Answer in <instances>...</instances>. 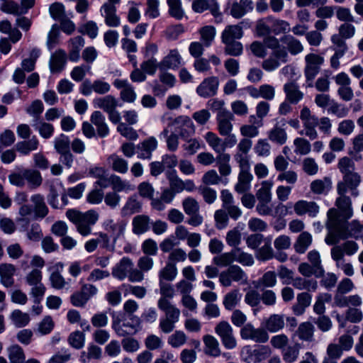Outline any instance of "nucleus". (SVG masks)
<instances>
[{
  "mask_svg": "<svg viewBox=\"0 0 363 363\" xmlns=\"http://www.w3.org/2000/svg\"><path fill=\"white\" fill-rule=\"evenodd\" d=\"M328 231L325 242L328 245H333L337 244L341 240L363 238V223L357 220L351 222L346 220L328 229Z\"/></svg>",
  "mask_w": 363,
  "mask_h": 363,
  "instance_id": "f257e3e1",
  "label": "nucleus"
},
{
  "mask_svg": "<svg viewBox=\"0 0 363 363\" xmlns=\"http://www.w3.org/2000/svg\"><path fill=\"white\" fill-rule=\"evenodd\" d=\"M338 196L335 199V206L327 212V230L341 223L349 220L353 216V209L351 199L346 195L347 193L337 191Z\"/></svg>",
  "mask_w": 363,
  "mask_h": 363,
  "instance_id": "f03ea898",
  "label": "nucleus"
},
{
  "mask_svg": "<svg viewBox=\"0 0 363 363\" xmlns=\"http://www.w3.org/2000/svg\"><path fill=\"white\" fill-rule=\"evenodd\" d=\"M280 39L272 35H267L263 40L264 46L272 50V55L262 62V67L266 72H273L281 63L289 61L287 50L284 45H280Z\"/></svg>",
  "mask_w": 363,
  "mask_h": 363,
  "instance_id": "7ed1b4c3",
  "label": "nucleus"
},
{
  "mask_svg": "<svg viewBox=\"0 0 363 363\" xmlns=\"http://www.w3.org/2000/svg\"><path fill=\"white\" fill-rule=\"evenodd\" d=\"M66 217L74 225L79 235L87 237L91 234L92 227L98 221L99 215L94 210L83 213L75 208H70L66 211Z\"/></svg>",
  "mask_w": 363,
  "mask_h": 363,
  "instance_id": "20e7f679",
  "label": "nucleus"
},
{
  "mask_svg": "<svg viewBox=\"0 0 363 363\" xmlns=\"http://www.w3.org/2000/svg\"><path fill=\"white\" fill-rule=\"evenodd\" d=\"M219 281L225 287H229L233 281L247 284L248 277L246 273L238 265H231L219 274Z\"/></svg>",
  "mask_w": 363,
  "mask_h": 363,
  "instance_id": "39448f33",
  "label": "nucleus"
},
{
  "mask_svg": "<svg viewBox=\"0 0 363 363\" xmlns=\"http://www.w3.org/2000/svg\"><path fill=\"white\" fill-rule=\"evenodd\" d=\"M214 330L225 349L233 350L237 347L238 342L233 329L228 321H220L216 324Z\"/></svg>",
  "mask_w": 363,
  "mask_h": 363,
  "instance_id": "423d86ee",
  "label": "nucleus"
},
{
  "mask_svg": "<svg viewBox=\"0 0 363 363\" xmlns=\"http://www.w3.org/2000/svg\"><path fill=\"white\" fill-rule=\"evenodd\" d=\"M252 145V142L249 138H242L237 145L236 152L233 157L238 164L240 171L250 170L249 152Z\"/></svg>",
  "mask_w": 363,
  "mask_h": 363,
  "instance_id": "0eeeda50",
  "label": "nucleus"
},
{
  "mask_svg": "<svg viewBox=\"0 0 363 363\" xmlns=\"http://www.w3.org/2000/svg\"><path fill=\"white\" fill-rule=\"evenodd\" d=\"M305 61L304 74L306 82H309L308 86H313V81L320 72V66L324 62V58L320 55L310 53L305 56Z\"/></svg>",
  "mask_w": 363,
  "mask_h": 363,
  "instance_id": "6e6552de",
  "label": "nucleus"
},
{
  "mask_svg": "<svg viewBox=\"0 0 363 363\" xmlns=\"http://www.w3.org/2000/svg\"><path fill=\"white\" fill-rule=\"evenodd\" d=\"M240 334L242 340H250L258 343H265L269 338L265 329L256 328L252 323H247L241 328Z\"/></svg>",
  "mask_w": 363,
  "mask_h": 363,
  "instance_id": "1a4fd4ad",
  "label": "nucleus"
},
{
  "mask_svg": "<svg viewBox=\"0 0 363 363\" xmlns=\"http://www.w3.org/2000/svg\"><path fill=\"white\" fill-rule=\"evenodd\" d=\"M361 183V176L356 172L343 175L342 180L337 184V191L347 193L350 190L353 196H357V187Z\"/></svg>",
  "mask_w": 363,
  "mask_h": 363,
  "instance_id": "9d476101",
  "label": "nucleus"
},
{
  "mask_svg": "<svg viewBox=\"0 0 363 363\" xmlns=\"http://www.w3.org/2000/svg\"><path fill=\"white\" fill-rule=\"evenodd\" d=\"M79 90L84 96H89L93 91L96 94L103 95L109 92L111 85L109 83L100 79H96L93 82H91L89 79H86L81 84Z\"/></svg>",
  "mask_w": 363,
  "mask_h": 363,
  "instance_id": "9b49d317",
  "label": "nucleus"
},
{
  "mask_svg": "<svg viewBox=\"0 0 363 363\" xmlns=\"http://www.w3.org/2000/svg\"><path fill=\"white\" fill-rule=\"evenodd\" d=\"M171 125L175 133L182 138H188L195 132V126L191 119L186 116H180L174 118Z\"/></svg>",
  "mask_w": 363,
  "mask_h": 363,
  "instance_id": "f8f14e48",
  "label": "nucleus"
},
{
  "mask_svg": "<svg viewBox=\"0 0 363 363\" xmlns=\"http://www.w3.org/2000/svg\"><path fill=\"white\" fill-rule=\"evenodd\" d=\"M158 143L155 137H149L137 145V157L140 160H151L152 152L157 148Z\"/></svg>",
  "mask_w": 363,
  "mask_h": 363,
  "instance_id": "ddd939ff",
  "label": "nucleus"
},
{
  "mask_svg": "<svg viewBox=\"0 0 363 363\" xmlns=\"http://www.w3.org/2000/svg\"><path fill=\"white\" fill-rule=\"evenodd\" d=\"M219 86V80L216 77H210L203 81L196 88V93L203 98L213 96L216 94Z\"/></svg>",
  "mask_w": 363,
  "mask_h": 363,
  "instance_id": "4468645a",
  "label": "nucleus"
},
{
  "mask_svg": "<svg viewBox=\"0 0 363 363\" xmlns=\"http://www.w3.org/2000/svg\"><path fill=\"white\" fill-rule=\"evenodd\" d=\"M14 201L20 206L18 209V215L20 218H18V220H29L30 217L33 216V208L32 206L26 203L28 201V194L24 191L16 192L14 197Z\"/></svg>",
  "mask_w": 363,
  "mask_h": 363,
  "instance_id": "2eb2a0df",
  "label": "nucleus"
},
{
  "mask_svg": "<svg viewBox=\"0 0 363 363\" xmlns=\"http://www.w3.org/2000/svg\"><path fill=\"white\" fill-rule=\"evenodd\" d=\"M294 212L298 216L308 214L310 217H316L319 213L320 207L315 201L299 200L294 203Z\"/></svg>",
  "mask_w": 363,
  "mask_h": 363,
  "instance_id": "dca6fc26",
  "label": "nucleus"
},
{
  "mask_svg": "<svg viewBox=\"0 0 363 363\" xmlns=\"http://www.w3.org/2000/svg\"><path fill=\"white\" fill-rule=\"evenodd\" d=\"M233 119V114L229 111H223L217 114L218 130L220 135H227L232 132L233 126L231 121Z\"/></svg>",
  "mask_w": 363,
  "mask_h": 363,
  "instance_id": "f3484780",
  "label": "nucleus"
},
{
  "mask_svg": "<svg viewBox=\"0 0 363 363\" xmlns=\"http://www.w3.org/2000/svg\"><path fill=\"white\" fill-rule=\"evenodd\" d=\"M182 63V57L177 49H172L159 63L160 69H177Z\"/></svg>",
  "mask_w": 363,
  "mask_h": 363,
  "instance_id": "a211bd4d",
  "label": "nucleus"
},
{
  "mask_svg": "<svg viewBox=\"0 0 363 363\" xmlns=\"http://www.w3.org/2000/svg\"><path fill=\"white\" fill-rule=\"evenodd\" d=\"M133 267V261L124 257L113 267L112 275L120 281L124 280Z\"/></svg>",
  "mask_w": 363,
  "mask_h": 363,
  "instance_id": "6ab92c4d",
  "label": "nucleus"
},
{
  "mask_svg": "<svg viewBox=\"0 0 363 363\" xmlns=\"http://www.w3.org/2000/svg\"><path fill=\"white\" fill-rule=\"evenodd\" d=\"M30 201L33 203V215L35 219H42L48 214L49 210L43 195L40 194L32 195Z\"/></svg>",
  "mask_w": 363,
  "mask_h": 363,
  "instance_id": "aec40b11",
  "label": "nucleus"
},
{
  "mask_svg": "<svg viewBox=\"0 0 363 363\" xmlns=\"http://www.w3.org/2000/svg\"><path fill=\"white\" fill-rule=\"evenodd\" d=\"M283 90L286 96L285 99L292 104H297L303 99L304 94L295 82L286 83L284 85Z\"/></svg>",
  "mask_w": 363,
  "mask_h": 363,
  "instance_id": "412c9836",
  "label": "nucleus"
},
{
  "mask_svg": "<svg viewBox=\"0 0 363 363\" xmlns=\"http://www.w3.org/2000/svg\"><path fill=\"white\" fill-rule=\"evenodd\" d=\"M101 13L104 18L105 23L109 27H118L121 23L120 18L116 14V6L109 4H104L101 9Z\"/></svg>",
  "mask_w": 363,
  "mask_h": 363,
  "instance_id": "4be33fe9",
  "label": "nucleus"
},
{
  "mask_svg": "<svg viewBox=\"0 0 363 363\" xmlns=\"http://www.w3.org/2000/svg\"><path fill=\"white\" fill-rule=\"evenodd\" d=\"M16 267L11 264H0V283L6 288H11L14 284L13 276Z\"/></svg>",
  "mask_w": 363,
  "mask_h": 363,
  "instance_id": "5701e85b",
  "label": "nucleus"
},
{
  "mask_svg": "<svg viewBox=\"0 0 363 363\" xmlns=\"http://www.w3.org/2000/svg\"><path fill=\"white\" fill-rule=\"evenodd\" d=\"M67 61V54L65 50L59 49L52 55L49 62L50 72L59 73L65 67Z\"/></svg>",
  "mask_w": 363,
  "mask_h": 363,
  "instance_id": "b1692460",
  "label": "nucleus"
},
{
  "mask_svg": "<svg viewBox=\"0 0 363 363\" xmlns=\"http://www.w3.org/2000/svg\"><path fill=\"white\" fill-rule=\"evenodd\" d=\"M107 163L113 172L118 174H125L128 171V162L116 153L107 157Z\"/></svg>",
  "mask_w": 363,
  "mask_h": 363,
  "instance_id": "393cba45",
  "label": "nucleus"
},
{
  "mask_svg": "<svg viewBox=\"0 0 363 363\" xmlns=\"http://www.w3.org/2000/svg\"><path fill=\"white\" fill-rule=\"evenodd\" d=\"M125 225L123 221L115 222L112 219H108L103 223L104 230L111 234L114 242L124 234Z\"/></svg>",
  "mask_w": 363,
  "mask_h": 363,
  "instance_id": "a878e982",
  "label": "nucleus"
},
{
  "mask_svg": "<svg viewBox=\"0 0 363 363\" xmlns=\"http://www.w3.org/2000/svg\"><path fill=\"white\" fill-rule=\"evenodd\" d=\"M253 176L250 170L240 171L238 177V182L235 185V191L238 194L247 192L251 188V182Z\"/></svg>",
  "mask_w": 363,
  "mask_h": 363,
  "instance_id": "bb28decb",
  "label": "nucleus"
},
{
  "mask_svg": "<svg viewBox=\"0 0 363 363\" xmlns=\"http://www.w3.org/2000/svg\"><path fill=\"white\" fill-rule=\"evenodd\" d=\"M263 325L267 332H279L284 328V317L280 314H272L264 320Z\"/></svg>",
  "mask_w": 363,
  "mask_h": 363,
  "instance_id": "cd10ccee",
  "label": "nucleus"
},
{
  "mask_svg": "<svg viewBox=\"0 0 363 363\" xmlns=\"http://www.w3.org/2000/svg\"><path fill=\"white\" fill-rule=\"evenodd\" d=\"M281 43L285 45L288 54L296 55L303 50V46L301 41L291 35H285L280 38Z\"/></svg>",
  "mask_w": 363,
  "mask_h": 363,
  "instance_id": "c85d7f7f",
  "label": "nucleus"
},
{
  "mask_svg": "<svg viewBox=\"0 0 363 363\" xmlns=\"http://www.w3.org/2000/svg\"><path fill=\"white\" fill-rule=\"evenodd\" d=\"M157 306L161 311L164 312L166 318L176 322L179 320L180 310L174 305L172 304L169 300L160 298L157 302Z\"/></svg>",
  "mask_w": 363,
  "mask_h": 363,
  "instance_id": "c756f323",
  "label": "nucleus"
},
{
  "mask_svg": "<svg viewBox=\"0 0 363 363\" xmlns=\"http://www.w3.org/2000/svg\"><path fill=\"white\" fill-rule=\"evenodd\" d=\"M91 122L96 127L97 133L101 138L106 137L109 133V128L106 123L105 116L101 112L95 111L92 113Z\"/></svg>",
  "mask_w": 363,
  "mask_h": 363,
  "instance_id": "7c9ffc66",
  "label": "nucleus"
},
{
  "mask_svg": "<svg viewBox=\"0 0 363 363\" xmlns=\"http://www.w3.org/2000/svg\"><path fill=\"white\" fill-rule=\"evenodd\" d=\"M252 0H240L239 2L233 4L230 9V14L235 18H240L247 13L253 10Z\"/></svg>",
  "mask_w": 363,
  "mask_h": 363,
  "instance_id": "2f4dec72",
  "label": "nucleus"
},
{
  "mask_svg": "<svg viewBox=\"0 0 363 363\" xmlns=\"http://www.w3.org/2000/svg\"><path fill=\"white\" fill-rule=\"evenodd\" d=\"M111 185L114 192L125 191L129 193L135 190V185L132 184L130 181L123 179L121 177L112 174H111Z\"/></svg>",
  "mask_w": 363,
  "mask_h": 363,
  "instance_id": "473e14b6",
  "label": "nucleus"
},
{
  "mask_svg": "<svg viewBox=\"0 0 363 363\" xmlns=\"http://www.w3.org/2000/svg\"><path fill=\"white\" fill-rule=\"evenodd\" d=\"M292 286L298 290H306L309 292H314L318 289V281L314 279L306 277H296L292 279Z\"/></svg>",
  "mask_w": 363,
  "mask_h": 363,
  "instance_id": "72a5a7b5",
  "label": "nucleus"
},
{
  "mask_svg": "<svg viewBox=\"0 0 363 363\" xmlns=\"http://www.w3.org/2000/svg\"><path fill=\"white\" fill-rule=\"evenodd\" d=\"M243 35L242 28L240 25H229L223 30L221 35L223 43L235 41L236 39H240Z\"/></svg>",
  "mask_w": 363,
  "mask_h": 363,
  "instance_id": "f704fd0d",
  "label": "nucleus"
},
{
  "mask_svg": "<svg viewBox=\"0 0 363 363\" xmlns=\"http://www.w3.org/2000/svg\"><path fill=\"white\" fill-rule=\"evenodd\" d=\"M84 45V40L82 36L71 38L69 41V59L77 62L80 58V50Z\"/></svg>",
  "mask_w": 363,
  "mask_h": 363,
  "instance_id": "c9c22d12",
  "label": "nucleus"
},
{
  "mask_svg": "<svg viewBox=\"0 0 363 363\" xmlns=\"http://www.w3.org/2000/svg\"><path fill=\"white\" fill-rule=\"evenodd\" d=\"M314 330L315 328L312 323L304 322L298 325L294 335L297 336L300 340L312 342L313 340Z\"/></svg>",
  "mask_w": 363,
  "mask_h": 363,
  "instance_id": "e433bc0d",
  "label": "nucleus"
},
{
  "mask_svg": "<svg viewBox=\"0 0 363 363\" xmlns=\"http://www.w3.org/2000/svg\"><path fill=\"white\" fill-rule=\"evenodd\" d=\"M142 208V203L136 195L128 198L124 206L121 208L122 216H130L139 213Z\"/></svg>",
  "mask_w": 363,
  "mask_h": 363,
  "instance_id": "4c0bfd02",
  "label": "nucleus"
},
{
  "mask_svg": "<svg viewBox=\"0 0 363 363\" xmlns=\"http://www.w3.org/2000/svg\"><path fill=\"white\" fill-rule=\"evenodd\" d=\"M362 298L358 294L341 296L334 305L339 308H359L362 305Z\"/></svg>",
  "mask_w": 363,
  "mask_h": 363,
  "instance_id": "58836bf2",
  "label": "nucleus"
},
{
  "mask_svg": "<svg viewBox=\"0 0 363 363\" xmlns=\"http://www.w3.org/2000/svg\"><path fill=\"white\" fill-rule=\"evenodd\" d=\"M205 345V353L209 356L217 357L221 354L218 340L211 335H206L203 338Z\"/></svg>",
  "mask_w": 363,
  "mask_h": 363,
  "instance_id": "ea45409f",
  "label": "nucleus"
},
{
  "mask_svg": "<svg viewBox=\"0 0 363 363\" xmlns=\"http://www.w3.org/2000/svg\"><path fill=\"white\" fill-rule=\"evenodd\" d=\"M311 191L315 194H327L332 189V182L328 177L315 179L310 184Z\"/></svg>",
  "mask_w": 363,
  "mask_h": 363,
  "instance_id": "a19ab883",
  "label": "nucleus"
},
{
  "mask_svg": "<svg viewBox=\"0 0 363 363\" xmlns=\"http://www.w3.org/2000/svg\"><path fill=\"white\" fill-rule=\"evenodd\" d=\"M93 103L95 107L103 109L106 113L116 108L118 106L117 99L112 95L96 98L94 100Z\"/></svg>",
  "mask_w": 363,
  "mask_h": 363,
  "instance_id": "79ce46f5",
  "label": "nucleus"
},
{
  "mask_svg": "<svg viewBox=\"0 0 363 363\" xmlns=\"http://www.w3.org/2000/svg\"><path fill=\"white\" fill-rule=\"evenodd\" d=\"M301 344L296 342L294 345L286 346L281 352L282 359L286 363L297 361L300 354Z\"/></svg>",
  "mask_w": 363,
  "mask_h": 363,
  "instance_id": "37998d69",
  "label": "nucleus"
},
{
  "mask_svg": "<svg viewBox=\"0 0 363 363\" xmlns=\"http://www.w3.org/2000/svg\"><path fill=\"white\" fill-rule=\"evenodd\" d=\"M150 218L145 215H139L133 219V232L136 235H141L150 228Z\"/></svg>",
  "mask_w": 363,
  "mask_h": 363,
  "instance_id": "c03bdc74",
  "label": "nucleus"
},
{
  "mask_svg": "<svg viewBox=\"0 0 363 363\" xmlns=\"http://www.w3.org/2000/svg\"><path fill=\"white\" fill-rule=\"evenodd\" d=\"M178 274L176 264L167 262L165 266L159 272V281H172Z\"/></svg>",
  "mask_w": 363,
  "mask_h": 363,
  "instance_id": "a18cd8bd",
  "label": "nucleus"
},
{
  "mask_svg": "<svg viewBox=\"0 0 363 363\" xmlns=\"http://www.w3.org/2000/svg\"><path fill=\"white\" fill-rule=\"evenodd\" d=\"M39 146V141L35 136L28 140L17 143L16 148L18 152L23 155H28L31 151L36 150Z\"/></svg>",
  "mask_w": 363,
  "mask_h": 363,
  "instance_id": "49530a36",
  "label": "nucleus"
},
{
  "mask_svg": "<svg viewBox=\"0 0 363 363\" xmlns=\"http://www.w3.org/2000/svg\"><path fill=\"white\" fill-rule=\"evenodd\" d=\"M24 177L30 189H37L42 184L43 178L38 170L24 169Z\"/></svg>",
  "mask_w": 363,
  "mask_h": 363,
  "instance_id": "de8ad7c7",
  "label": "nucleus"
},
{
  "mask_svg": "<svg viewBox=\"0 0 363 363\" xmlns=\"http://www.w3.org/2000/svg\"><path fill=\"white\" fill-rule=\"evenodd\" d=\"M271 245V238L267 237L264 239V245L257 250L256 257L258 259L267 261L274 257V250Z\"/></svg>",
  "mask_w": 363,
  "mask_h": 363,
  "instance_id": "09e8293b",
  "label": "nucleus"
},
{
  "mask_svg": "<svg viewBox=\"0 0 363 363\" xmlns=\"http://www.w3.org/2000/svg\"><path fill=\"white\" fill-rule=\"evenodd\" d=\"M312 235L308 232L301 233L296 239L294 249L299 254L304 253L312 243Z\"/></svg>",
  "mask_w": 363,
  "mask_h": 363,
  "instance_id": "8fccbe9b",
  "label": "nucleus"
},
{
  "mask_svg": "<svg viewBox=\"0 0 363 363\" xmlns=\"http://www.w3.org/2000/svg\"><path fill=\"white\" fill-rule=\"evenodd\" d=\"M273 182L271 180L262 181L260 184V188L255 193V197L258 200L272 201V189Z\"/></svg>",
  "mask_w": 363,
  "mask_h": 363,
  "instance_id": "3c124183",
  "label": "nucleus"
},
{
  "mask_svg": "<svg viewBox=\"0 0 363 363\" xmlns=\"http://www.w3.org/2000/svg\"><path fill=\"white\" fill-rule=\"evenodd\" d=\"M99 238L96 239H90L84 244V248L88 252H94L98 247L100 240L103 241V246L104 247H108L110 238L107 233L99 232L98 234Z\"/></svg>",
  "mask_w": 363,
  "mask_h": 363,
  "instance_id": "603ef678",
  "label": "nucleus"
},
{
  "mask_svg": "<svg viewBox=\"0 0 363 363\" xmlns=\"http://www.w3.org/2000/svg\"><path fill=\"white\" fill-rule=\"evenodd\" d=\"M269 139L278 145H284L287 140V134L285 130L276 125L268 133Z\"/></svg>",
  "mask_w": 363,
  "mask_h": 363,
  "instance_id": "864d4df0",
  "label": "nucleus"
},
{
  "mask_svg": "<svg viewBox=\"0 0 363 363\" xmlns=\"http://www.w3.org/2000/svg\"><path fill=\"white\" fill-rule=\"evenodd\" d=\"M203 45L209 47L215 39L216 30L213 26H205L199 30Z\"/></svg>",
  "mask_w": 363,
  "mask_h": 363,
  "instance_id": "5fc2aeb1",
  "label": "nucleus"
},
{
  "mask_svg": "<svg viewBox=\"0 0 363 363\" xmlns=\"http://www.w3.org/2000/svg\"><path fill=\"white\" fill-rule=\"evenodd\" d=\"M354 285L351 279L348 278L343 279L337 285L336 292L334 296V303L337 302L341 296H346L345 294L352 291Z\"/></svg>",
  "mask_w": 363,
  "mask_h": 363,
  "instance_id": "6e6d98bb",
  "label": "nucleus"
},
{
  "mask_svg": "<svg viewBox=\"0 0 363 363\" xmlns=\"http://www.w3.org/2000/svg\"><path fill=\"white\" fill-rule=\"evenodd\" d=\"M241 294L238 289H234L227 293L223 298V306L226 310L231 311L233 309L241 299Z\"/></svg>",
  "mask_w": 363,
  "mask_h": 363,
  "instance_id": "4d7b16f0",
  "label": "nucleus"
},
{
  "mask_svg": "<svg viewBox=\"0 0 363 363\" xmlns=\"http://www.w3.org/2000/svg\"><path fill=\"white\" fill-rule=\"evenodd\" d=\"M33 126L38 131L40 136L45 139L50 138L54 132V127L52 124L40 121L38 117L33 120Z\"/></svg>",
  "mask_w": 363,
  "mask_h": 363,
  "instance_id": "13d9d810",
  "label": "nucleus"
},
{
  "mask_svg": "<svg viewBox=\"0 0 363 363\" xmlns=\"http://www.w3.org/2000/svg\"><path fill=\"white\" fill-rule=\"evenodd\" d=\"M9 359L11 363H23L26 356L23 350L18 345H13L7 349Z\"/></svg>",
  "mask_w": 363,
  "mask_h": 363,
  "instance_id": "bf43d9fd",
  "label": "nucleus"
},
{
  "mask_svg": "<svg viewBox=\"0 0 363 363\" xmlns=\"http://www.w3.org/2000/svg\"><path fill=\"white\" fill-rule=\"evenodd\" d=\"M209 147L215 152L223 151V140L213 132H207L203 136Z\"/></svg>",
  "mask_w": 363,
  "mask_h": 363,
  "instance_id": "052dcab7",
  "label": "nucleus"
},
{
  "mask_svg": "<svg viewBox=\"0 0 363 363\" xmlns=\"http://www.w3.org/2000/svg\"><path fill=\"white\" fill-rule=\"evenodd\" d=\"M169 15L177 20H181L184 16L181 0H167Z\"/></svg>",
  "mask_w": 363,
  "mask_h": 363,
  "instance_id": "680f3d73",
  "label": "nucleus"
},
{
  "mask_svg": "<svg viewBox=\"0 0 363 363\" xmlns=\"http://www.w3.org/2000/svg\"><path fill=\"white\" fill-rule=\"evenodd\" d=\"M12 323L17 328H22L28 324L30 316L28 313H23L20 310H14L10 315Z\"/></svg>",
  "mask_w": 363,
  "mask_h": 363,
  "instance_id": "e2e57ef3",
  "label": "nucleus"
},
{
  "mask_svg": "<svg viewBox=\"0 0 363 363\" xmlns=\"http://www.w3.org/2000/svg\"><path fill=\"white\" fill-rule=\"evenodd\" d=\"M187 341V336L182 330H176L168 337L167 342L173 348L183 346Z\"/></svg>",
  "mask_w": 363,
  "mask_h": 363,
  "instance_id": "0e129e2a",
  "label": "nucleus"
},
{
  "mask_svg": "<svg viewBox=\"0 0 363 363\" xmlns=\"http://www.w3.org/2000/svg\"><path fill=\"white\" fill-rule=\"evenodd\" d=\"M234 258L235 262L243 266H252L255 262L252 255L244 252L240 247L234 248Z\"/></svg>",
  "mask_w": 363,
  "mask_h": 363,
  "instance_id": "69168bd1",
  "label": "nucleus"
},
{
  "mask_svg": "<svg viewBox=\"0 0 363 363\" xmlns=\"http://www.w3.org/2000/svg\"><path fill=\"white\" fill-rule=\"evenodd\" d=\"M328 113L335 115L339 118H345L348 115L349 108L345 104H340L335 100H332V103L328 108Z\"/></svg>",
  "mask_w": 363,
  "mask_h": 363,
  "instance_id": "338daca9",
  "label": "nucleus"
},
{
  "mask_svg": "<svg viewBox=\"0 0 363 363\" xmlns=\"http://www.w3.org/2000/svg\"><path fill=\"white\" fill-rule=\"evenodd\" d=\"M54 147L59 154L69 151L70 140L69 137L64 134L60 135L54 140Z\"/></svg>",
  "mask_w": 363,
  "mask_h": 363,
  "instance_id": "774afa93",
  "label": "nucleus"
}]
</instances>
